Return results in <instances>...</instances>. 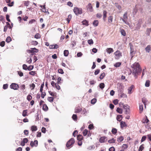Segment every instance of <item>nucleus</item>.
<instances>
[{
  "label": "nucleus",
  "instance_id": "nucleus-1",
  "mask_svg": "<svg viewBox=\"0 0 151 151\" xmlns=\"http://www.w3.org/2000/svg\"><path fill=\"white\" fill-rule=\"evenodd\" d=\"M133 72L132 74L136 77L139 73H140L142 70L140 65L138 63H135L132 65Z\"/></svg>",
  "mask_w": 151,
  "mask_h": 151
},
{
  "label": "nucleus",
  "instance_id": "nucleus-2",
  "mask_svg": "<svg viewBox=\"0 0 151 151\" xmlns=\"http://www.w3.org/2000/svg\"><path fill=\"white\" fill-rule=\"evenodd\" d=\"M75 143V140L74 138H71L68 141L66 144V147L69 148L72 147L73 145Z\"/></svg>",
  "mask_w": 151,
  "mask_h": 151
},
{
  "label": "nucleus",
  "instance_id": "nucleus-3",
  "mask_svg": "<svg viewBox=\"0 0 151 151\" xmlns=\"http://www.w3.org/2000/svg\"><path fill=\"white\" fill-rule=\"evenodd\" d=\"M73 12L76 15L82 13V9L76 7H75L74 8Z\"/></svg>",
  "mask_w": 151,
  "mask_h": 151
},
{
  "label": "nucleus",
  "instance_id": "nucleus-4",
  "mask_svg": "<svg viewBox=\"0 0 151 151\" xmlns=\"http://www.w3.org/2000/svg\"><path fill=\"white\" fill-rule=\"evenodd\" d=\"M27 52L31 53L30 55L31 57L32 55L35 54V52H38V50L35 48H31L30 50H27Z\"/></svg>",
  "mask_w": 151,
  "mask_h": 151
},
{
  "label": "nucleus",
  "instance_id": "nucleus-5",
  "mask_svg": "<svg viewBox=\"0 0 151 151\" xmlns=\"http://www.w3.org/2000/svg\"><path fill=\"white\" fill-rule=\"evenodd\" d=\"M10 87L12 89L16 90L18 89L19 87L17 84L15 83H12L10 86Z\"/></svg>",
  "mask_w": 151,
  "mask_h": 151
},
{
  "label": "nucleus",
  "instance_id": "nucleus-6",
  "mask_svg": "<svg viewBox=\"0 0 151 151\" xmlns=\"http://www.w3.org/2000/svg\"><path fill=\"white\" fill-rule=\"evenodd\" d=\"M38 142L37 140H35L33 142L32 141L31 142L30 145V146L33 147L34 146L37 147L38 145Z\"/></svg>",
  "mask_w": 151,
  "mask_h": 151
},
{
  "label": "nucleus",
  "instance_id": "nucleus-7",
  "mask_svg": "<svg viewBox=\"0 0 151 151\" xmlns=\"http://www.w3.org/2000/svg\"><path fill=\"white\" fill-rule=\"evenodd\" d=\"M87 10L89 12H92L93 11V7L91 3L88 4L86 6Z\"/></svg>",
  "mask_w": 151,
  "mask_h": 151
},
{
  "label": "nucleus",
  "instance_id": "nucleus-8",
  "mask_svg": "<svg viewBox=\"0 0 151 151\" xmlns=\"http://www.w3.org/2000/svg\"><path fill=\"white\" fill-rule=\"evenodd\" d=\"M114 54L118 58L122 56V53L119 50L116 51L114 53Z\"/></svg>",
  "mask_w": 151,
  "mask_h": 151
},
{
  "label": "nucleus",
  "instance_id": "nucleus-9",
  "mask_svg": "<svg viewBox=\"0 0 151 151\" xmlns=\"http://www.w3.org/2000/svg\"><path fill=\"white\" fill-rule=\"evenodd\" d=\"M129 106L128 105L126 104L123 106V108L125 110L126 113H128L129 111Z\"/></svg>",
  "mask_w": 151,
  "mask_h": 151
},
{
  "label": "nucleus",
  "instance_id": "nucleus-10",
  "mask_svg": "<svg viewBox=\"0 0 151 151\" xmlns=\"http://www.w3.org/2000/svg\"><path fill=\"white\" fill-rule=\"evenodd\" d=\"M106 138V137L105 136L101 137L99 139V142L101 143H104L105 141Z\"/></svg>",
  "mask_w": 151,
  "mask_h": 151
},
{
  "label": "nucleus",
  "instance_id": "nucleus-11",
  "mask_svg": "<svg viewBox=\"0 0 151 151\" xmlns=\"http://www.w3.org/2000/svg\"><path fill=\"white\" fill-rule=\"evenodd\" d=\"M107 12L106 10H104L103 12V19L104 21L105 22L107 17Z\"/></svg>",
  "mask_w": 151,
  "mask_h": 151
},
{
  "label": "nucleus",
  "instance_id": "nucleus-12",
  "mask_svg": "<svg viewBox=\"0 0 151 151\" xmlns=\"http://www.w3.org/2000/svg\"><path fill=\"white\" fill-rule=\"evenodd\" d=\"M127 12H126L123 15V19H122V21L126 22L125 20H127Z\"/></svg>",
  "mask_w": 151,
  "mask_h": 151
},
{
  "label": "nucleus",
  "instance_id": "nucleus-13",
  "mask_svg": "<svg viewBox=\"0 0 151 151\" xmlns=\"http://www.w3.org/2000/svg\"><path fill=\"white\" fill-rule=\"evenodd\" d=\"M40 7L42 8V10L43 12L45 13H47L48 14H49V12L48 11L47 12L46 11V9L45 8V5L43 6H42L40 5Z\"/></svg>",
  "mask_w": 151,
  "mask_h": 151
},
{
  "label": "nucleus",
  "instance_id": "nucleus-14",
  "mask_svg": "<svg viewBox=\"0 0 151 151\" xmlns=\"http://www.w3.org/2000/svg\"><path fill=\"white\" fill-rule=\"evenodd\" d=\"M37 127L36 126L33 125L31 127V130L32 132L35 131H37Z\"/></svg>",
  "mask_w": 151,
  "mask_h": 151
},
{
  "label": "nucleus",
  "instance_id": "nucleus-15",
  "mask_svg": "<svg viewBox=\"0 0 151 151\" xmlns=\"http://www.w3.org/2000/svg\"><path fill=\"white\" fill-rule=\"evenodd\" d=\"M120 125L121 128H123L124 127H127V125L124 122L122 121L120 122Z\"/></svg>",
  "mask_w": 151,
  "mask_h": 151
},
{
  "label": "nucleus",
  "instance_id": "nucleus-16",
  "mask_svg": "<svg viewBox=\"0 0 151 151\" xmlns=\"http://www.w3.org/2000/svg\"><path fill=\"white\" fill-rule=\"evenodd\" d=\"M108 22L109 23H112L113 19V17L112 16H110L108 17Z\"/></svg>",
  "mask_w": 151,
  "mask_h": 151
},
{
  "label": "nucleus",
  "instance_id": "nucleus-17",
  "mask_svg": "<svg viewBox=\"0 0 151 151\" xmlns=\"http://www.w3.org/2000/svg\"><path fill=\"white\" fill-rule=\"evenodd\" d=\"M143 110V105L142 104H139V113H141Z\"/></svg>",
  "mask_w": 151,
  "mask_h": 151
},
{
  "label": "nucleus",
  "instance_id": "nucleus-18",
  "mask_svg": "<svg viewBox=\"0 0 151 151\" xmlns=\"http://www.w3.org/2000/svg\"><path fill=\"white\" fill-rule=\"evenodd\" d=\"M106 50L107 52L109 54H110L111 53L113 52H114V50L113 49L111 48H107L106 49Z\"/></svg>",
  "mask_w": 151,
  "mask_h": 151
},
{
  "label": "nucleus",
  "instance_id": "nucleus-19",
  "mask_svg": "<svg viewBox=\"0 0 151 151\" xmlns=\"http://www.w3.org/2000/svg\"><path fill=\"white\" fill-rule=\"evenodd\" d=\"M82 110L81 108L79 107H78L75 109V113H78L81 111Z\"/></svg>",
  "mask_w": 151,
  "mask_h": 151
},
{
  "label": "nucleus",
  "instance_id": "nucleus-20",
  "mask_svg": "<svg viewBox=\"0 0 151 151\" xmlns=\"http://www.w3.org/2000/svg\"><path fill=\"white\" fill-rule=\"evenodd\" d=\"M22 115L24 117L27 116L28 115L27 114V110H24L22 112Z\"/></svg>",
  "mask_w": 151,
  "mask_h": 151
},
{
  "label": "nucleus",
  "instance_id": "nucleus-21",
  "mask_svg": "<svg viewBox=\"0 0 151 151\" xmlns=\"http://www.w3.org/2000/svg\"><path fill=\"white\" fill-rule=\"evenodd\" d=\"M134 86L133 85H132L128 89V93L129 94H131L132 92L131 91H132V89L134 88Z\"/></svg>",
  "mask_w": 151,
  "mask_h": 151
},
{
  "label": "nucleus",
  "instance_id": "nucleus-22",
  "mask_svg": "<svg viewBox=\"0 0 151 151\" xmlns=\"http://www.w3.org/2000/svg\"><path fill=\"white\" fill-rule=\"evenodd\" d=\"M49 93L52 96H54V97H56L57 93L56 92H52L51 91H49Z\"/></svg>",
  "mask_w": 151,
  "mask_h": 151
},
{
  "label": "nucleus",
  "instance_id": "nucleus-23",
  "mask_svg": "<svg viewBox=\"0 0 151 151\" xmlns=\"http://www.w3.org/2000/svg\"><path fill=\"white\" fill-rule=\"evenodd\" d=\"M122 115H118L116 117V119L118 121H120L122 119L123 117Z\"/></svg>",
  "mask_w": 151,
  "mask_h": 151
},
{
  "label": "nucleus",
  "instance_id": "nucleus-24",
  "mask_svg": "<svg viewBox=\"0 0 151 151\" xmlns=\"http://www.w3.org/2000/svg\"><path fill=\"white\" fill-rule=\"evenodd\" d=\"M99 21L98 20H95L93 22V25L95 26H97L99 24Z\"/></svg>",
  "mask_w": 151,
  "mask_h": 151
},
{
  "label": "nucleus",
  "instance_id": "nucleus-25",
  "mask_svg": "<svg viewBox=\"0 0 151 151\" xmlns=\"http://www.w3.org/2000/svg\"><path fill=\"white\" fill-rule=\"evenodd\" d=\"M142 101L143 103L145 105V108H146V103L147 102V100L145 98H143L142 99Z\"/></svg>",
  "mask_w": 151,
  "mask_h": 151
},
{
  "label": "nucleus",
  "instance_id": "nucleus-26",
  "mask_svg": "<svg viewBox=\"0 0 151 151\" xmlns=\"http://www.w3.org/2000/svg\"><path fill=\"white\" fill-rule=\"evenodd\" d=\"M77 139L79 141H81L83 139V136L81 135H78L77 136Z\"/></svg>",
  "mask_w": 151,
  "mask_h": 151
},
{
  "label": "nucleus",
  "instance_id": "nucleus-27",
  "mask_svg": "<svg viewBox=\"0 0 151 151\" xmlns=\"http://www.w3.org/2000/svg\"><path fill=\"white\" fill-rule=\"evenodd\" d=\"M88 22L86 20H84L82 22L83 24L87 26L88 25Z\"/></svg>",
  "mask_w": 151,
  "mask_h": 151
},
{
  "label": "nucleus",
  "instance_id": "nucleus-28",
  "mask_svg": "<svg viewBox=\"0 0 151 151\" xmlns=\"http://www.w3.org/2000/svg\"><path fill=\"white\" fill-rule=\"evenodd\" d=\"M150 49L151 47L150 45H148L145 48L146 51L148 52H150L151 50Z\"/></svg>",
  "mask_w": 151,
  "mask_h": 151
},
{
  "label": "nucleus",
  "instance_id": "nucleus-29",
  "mask_svg": "<svg viewBox=\"0 0 151 151\" xmlns=\"http://www.w3.org/2000/svg\"><path fill=\"white\" fill-rule=\"evenodd\" d=\"M124 140V137L123 136H121L118 138L117 139V141L118 142H121L122 141Z\"/></svg>",
  "mask_w": 151,
  "mask_h": 151
},
{
  "label": "nucleus",
  "instance_id": "nucleus-30",
  "mask_svg": "<svg viewBox=\"0 0 151 151\" xmlns=\"http://www.w3.org/2000/svg\"><path fill=\"white\" fill-rule=\"evenodd\" d=\"M116 111L119 114H122L123 112V110L122 109L118 107L116 109Z\"/></svg>",
  "mask_w": 151,
  "mask_h": 151
},
{
  "label": "nucleus",
  "instance_id": "nucleus-31",
  "mask_svg": "<svg viewBox=\"0 0 151 151\" xmlns=\"http://www.w3.org/2000/svg\"><path fill=\"white\" fill-rule=\"evenodd\" d=\"M150 84V81L149 80H147L146 81L145 83V86L147 87H148L149 86Z\"/></svg>",
  "mask_w": 151,
  "mask_h": 151
},
{
  "label": "nucleus",
  "instance_id": "nucleus-32",
  "mask_svg": "<svg viewBox=\"0 0 151 151\" xmlns=\"http://www.w3.org/2000/svg\"><path fill=\"white\" fill-rule=\"evenodd\" d=\"M111 132L113 134H115L117 132V129L115 128H113L112 129Z\"/></svg>",
  "mask_w": 151,
  "mask_h": 151
},
{
  "label": "nucleus",
  "instance_id": "nucleus-33",
  "mask_svg": "<svg viewBox=\"0 0 151 151\" xmlns=\"http://www.w3.org/2000/svg\"><path fill=\"white\" fill-rule=\"evenodd\" d=\"M72 18V15L71 14H69L68 15V18H67V20L68 21V23H69Z\"/></svg>",
  "mask_w": 151,
  "mask_h": 151
},
{
  "label": "nucleus",
  "instance_id": "nucleus-34",
  "mask_svg": "<svg viewBox=\"0 0 151 151\" xmlns=\"http://www.w3.org/2000/svg\"><path fill=\"white\" fill-rule=\"evenodd\" d=\"M69 54V51L68 50H65L64 51V55L65 56H67Z\"/></svg>",
  "mask_w": 151,
  "mask_h": 151
},
{
  "label": "nucleus",
  "instance_id": "nucleus-35",
  "mask_svg": "<svg viewBox=\"0 0 151 151\" xmlns=\"http://www.w3.org/2000/svg\"><path fill=\"white\" fill-rule=\"evenodd\" d=\"M31 44L32 45H37L38 44V42L36 41H32L31 42Z\"/></svg>",
  "mask_w": 151,
  "mask_h": 151
},
{
  "label": "nucleus",
  "instance_id": "nucleus-36",
  "mask_svg": "<svg viewBox=\"0 0 151 151\" xmlns=\"http://www.w3.org/2000/svg\"><path fill=\"white\" fill-rule=\"evenodd\" d=\"M121 65V62H117L115 63L114 65V67H119Z\"/></svg>",
  "mask_w": 151,
  "mask_h": 151
},
{
  "label": "nucleus",
  "instance_id": "nucleus-37",
  "mask_svg": "<svg viewBox=\"0 0 151 151\" xmlns=\"http://www.w3.org/2000/svg\"><path fill=\"white\" fill-rule=\"evenodd\" d=\"M48 100L50 102H52L53 101L54 98L52 97H49L47 98Z\"/></svg>",
  "mask_w": 151,
  "mask_h": 151
},
{
  "label": "nucleus",
  "instance_id": "nucleus-38",
  "mask_svg": "<svg viewBox=\"0 0 151 151\" xmlns=\"http://www.w3.org/2000/svg\"><path fill=\"white\" fill-rule=\"evenodd\" d=\"M128 145L127 144H124L122 146V147L123 148V150H126L128 147Z\"/></svg>",
  "mask_w": 151,
  "mask_h": 151
},
{
  "label": "nucleus",
  "instance_id": "nucleus-39",
  "mask_svg": "<svg viewBox=\"0 0 151 151\" xmlns=\"http://www.w3.org/2000/svg\"><path fill=\"white\" fill-rule=\"evenodd\" d=\"M116 140L114 138H112L108 141V142L109 143H114L115 142Z\"/></svg>",
  "mask_w": 151,
  "mask_h": 151
},
{
  "label": "nucleus",
  "instance_id": "nucleus-40",
  "mask_svg": "<svg viewBox=\"0 0 151 151\" xmlns=\"http://www.w3.org/2000/svg\"><path fill=\"white\" fill-rule=\"evenodd\" d=\"M105 76V73L104 72L103 73H102L101 74V75H100V77H99V78H100V79L101 80H102L103 79V78H104V77Z\"/></svg>",
  "mask_w": 151,
  "mask_h": 151
},
{
  "label": "nucleus",
  "instance_id": "nucleus-41",
  "mask_svg": "<svg viewBox=\"0 0 151 151\" xmlns=\"http://www.w3.org/2000/svg\"><path fill=\"white\" fill-rule=\"evenodd\" d=\"M12 40V39L11 37H8L6 39V41L7 43H9L10 42H11Z\"/></svg>",
  "mask_w": 151,
  "mask_h": 151
},
{
  "label": "nucleus",
  "instance_id": "nucleus-42",
  "mask_svg": "<svg viewBox=\"0 0 151 151\" xmlns=\"http://www.w3.org/2000/svg\"><path fill=\"white\" fill-rule=\"evenodd\" d=\"M121 32L122 35H123L124 36H126V32L124 29H121Z\"/></svg>",
  "mask_w": 151,
  "mask_h": 151
},
{
  "label": "nucleus",
  "instance_id": "nucleus-43",
  "mask_svg": "<svg viewBox=\"0 0 151 151\" xmlns=\"http://www.w3.org/2000/svg\"><path fill=\"white\" fill-rule=\"evenodd\" d=\"M29 74L32 76H34L37 73L35 71H31L29 72Z\"/></svg>",
  "mask_w": 151,
  "mask_h": 151
},
{
  "label": "nucleus",
  "instance_id": "nucleus-44",
  "mask_svg": "<svg viewBox=\"0 0 151 151\" xmlns=\"http://www.w3.org/2000/svg\"><path fill=\"white\" fill-rule=\"evenodd\" d=\"M30 87L31 88V90H33L34 89L35 87V84L32 83L29 85Z\"/></svg>",
  "mask_w": 151,
  "mask_h": 151
},
{
  "label": "nucleus",
  "instance_id": "nucleus-45",
  "mask_svg": "<svg viewBox=\"0 0 151 151\" xmlns=\"http://www.w3.org/2000/svg\"><path fill=\"white\" fill-rule=\"evenodd\" d=\"M144 149V144H142L140 145L138 150V151H142Z\"/></svg>",
  "mask_w": 151,
  "mask_h": 151
},
{
  "label": "nucleus",
  "instance_id": "nucleus-46",
  "mask_svg": "<svg viewBox=\"0 0 151 151\" xmlns=\"http://www.w3.org/2000/svg\"><path fill=\"white\" fill-rule=\"evenodd\" d=\"M88 131L86 129H85L83 132V134L84 136H85L88 133Z\"/></svg>",
  "mask_w": 151,
  "mask_h": 151
},
{
  "label": "nucleus",
  "instance_id": "nucleus-47",
  "mask_svg": "<svg viewBox=\"0 0 151 151\" xmlns=\"http://www.w3.org/2000/svg\"><path fill=\"white\" fill-rule=\"evenodd\" d=\"M89 45H92L93 43V42L92 39L89 40L87 41Z\"/></svg>",
  "mask_w": 151,
  "mask_h": 151
},
{
  "label": "nucleus",
  "instance_id": "nucleus-48",
  "mask_svg": "<svg viewBox=\"0 0 151 151\" xmlns=\"http://www.w3.org/2000/svg\"><path fill=\"white\" fill-rule=\"evenodd\" d=\"M43 109L45 111H47L48 109V108L47 105L45 104H44L42 107Z\"/></svg>",
  "mask_w": 151,
  "mask_h": 151
},
{
  "label": "nucleus",
  "instance_id": "nucleus-49",
  "mask_svg": "<svg viewBox=\"0 0 151 151\" xmlns=\"http://www.w3.org/2000/svg\"><path fill=\"white\" fill-rule=\"evenodd\" d=\"M34 68V66L33 65H30L27 67V69L29 70H32Z\"/></svg>",
  "mask_w": 151,
  "mask_h": 151
},
{
  "label": "nucleus",
  "instance_id": "nucleus-50",
  "mask_svg": "<svg viewBox=\"0 0 151 151\" xmlns=\"http://www.w3.org/2000/svg\"><path fill=\"white\" fill-rule=\"evenodd\" d=\"M44 83L43 82V83L42 84H41V86H40V92H42V91L43 88V87L44 86Z\"/></svg>",
  "mask_w": 151,
  "mask_h": 151
},
{
  "label": "nucleus",
  "instance_id": "nucleus-51",
  "mask_svg": "<svg viewBox=\"0 0 151 151\" xmlns=\"http://www.w3.org/2000/svg\"><path fill=\"white\" fill-rule=\"evenodd\" d=\"M105 86V85L104 83H101L99 85V87L101 88H103Z\"/></svg>",
  "mask_w": 151,
  "mask_h": 151
},
{
  "label": "nucleus",
  "instance_id": "nucleus-52",
  "mask_svg": "<svg viewBox=\"0 0 151 151\" xmlns=\"http://www.w3.org/2000/svg\"><path fill=\"white\" fill-rule=\"evenodd\" d=\"M96 101H97V100L96 99H95V98L91 100V103L92 104H94L96 102Z\"/></svg>",
  "mask_w": 151,
  "mask_h": 151
},
{
  "label": "nucleus",
  "instance_id": "nucleus-53",
  "mask_svg": "<svg viewBox=\"0 0 151 151\" xmlns=\"http://www.w3.org/2000/svg\"><path fill=\"white\" fill-rule=\"evenodd\" d=\"M72 118L73 120H77V116L76 114H73L72 116Z\"/></svg>",
  "mask_w": 151,
  "mask_h": 151
},
{
  "label": "nucleus",
  "instance_id": "nucleus-54",
  "mask_svg": "<svg viewBox=\"0 0 151 151\" xmlns=\"http://www.w3.org/2000/svg\"><path fill=\"white\" fill-rule=\"evenodd\" d=\"M32 98V96L30 95H28L27 97V99L29 101H30V100H31Z\"/></svg>",
  "mask_w": 151,
  "mask_h": 151
},
{
  "label": "nucleus",
  "instance_id": "nucleus-55",
  "mask_svg": "<svg viewBox=\"0 0 151 151\" xmlns=\"http://www.w3.org/2000/svg\"><path fill=\"white\" fill-rule=\"evenodd\" d=\"M146 138H147V137L146 136H143L142 137V139H141V142H144V141H145L146 140Z\"/></svg>",
  "mask_w": 151,
  "mask_h": 151
},
{
  "label": "nucleus",
  "instance_id": "nucleus-56",
  "mask_svg": "<svg viewBox=\"0 0 151 151\" xmlns=\"http://www.w3.org/2000/svg\"><path fill=\"white\" fill-rule=\"evenodd\" d=\"M27 62L29 64L31 63H32V60L31 58H28L27 60Z\"/></svg>",
  "mask_w": 151,
  "mask_h": 151
},
{
  "label": "nucleus",
  "instance_id": "nucleus-57",
  "mask_svg": "<svg viewBox=\"0 0 151 151\" xmlns=\"http://www.w3.org/2000/svg\"><path fill=\"white\" fill-rule=\"evenodd\" d=\"M6 25L10 29H11L12 28V27L10 25V24L9 22H6Z\"/></svg>",
  "mask_w": 151,
  "mask_h": 151
},
{
  "label": "nucleus",
  "instance_id": "nucleus-58",
  "mask_svg": "<svg viewBox=\"0 0 151 151\" xmlns=\"http://www.w3.org/2000/svg\"><path fill=\"white\" fill-rule=\"evenodd\" d=\"M119 100L117 99H115L113 101V103L115 105H117L118 103Z\"/></svg>",
  "mask_w": 151,
  "mask_h": 151
},
{
  "label": "nucleus",
  "instance_id": "nucleus-59",
  "mask_svg": "<svg viewBox=\"0 0 151 151\" xmlns=\"http://www.w3.org/2000/svg\"><path fill=\"white\" fill-rule=\"evenodd\" d=\"M34 37L36 39H39L40 37V34L39 33L36 34L34 36Z\"/></svg>",
  "mask_w": 151,
  "mask_h": 151
},
{
  "label": "nucleus",
  "instance_id": "nucleus-60",
  "mask_svg": "<svg viewBox=\"0 0 151 151\" xmlns=\"http://www.w3.org/2000/svg\"><path fill=\"white\" fill-rule=\"evenodd\" d=\"M27 66L26 64H24L23 65L22 68L24 70H26L27 69Z\"/></svg>",
  "mask_w": 151,
  "mask_h": 151
},
{
  "label": "nucleus",
  "instance_id": "nucleus-61",
  "mask_svg": "<svg viewBox=\"0 0 151 151\" xmlns=\"http://www.w3.org/2000/svg\"><path fill=\"white\" fill-rule=\"evenodd\" d=\"M36 21L35 19H32L30 20L29 22V24H32L33 23L35 22Z\"/></svg>",
  "mask_w": 151,
  "mask_h": 151
},
{
  "label": "nucleus",
  "instance_id": "nucleus-62",
  "mask_svg": "<svg viewBox=\"0 0 151 151\" xmlns=\"http://www.w3.org/2000/svg\"><path fill=\"white\" fill-rule=\"evenodd\" d=\"M58 84H58V83H56L55 86L57 89L59 90L60 89V86Z\"/></svg>",
  "mask_w": 151,
  "mask_h": 151
},
{
  "label": "nucleus",
  "instance_id": "nucleus-63",
  "mask_svg": "<svg viewBox=\"0 0 151 151\" xmlns=\"http://www.w3.org/2000/svg\"><path fill=\"white\" fill-rule=\"evenodd\" d=\"M41 97L42 98H44L45 96L46 95V93H45V92H43L42 91V92H41Z\"/></svg>",
  "mask_w": 151,
  "mask_h": 151
},
{
  "label": "nucleus",
  "instance_id": "nucleus-64",
  "mask_svg": "<svg viewBox=\"0 0 151 151\" xmlns=\"http://www.w3.org/2000/svg\"><path fill=\"white\" fill-rule=\"evenodd\" d=\"M5 44V42L4 41L1 42L0 43V46L2 47H4Z\"/></svg>",
  "mask_w": 151,
  "mask_h": 151
}]
</instances>
